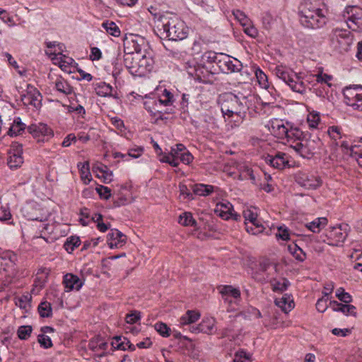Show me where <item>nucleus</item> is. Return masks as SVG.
Segmentation results:
<instances>
[{
    "label": "nucleus",
    "mask_w": 362,
    "mask_h": 362,
    "mask_svg": "<svg viewBox=\"0 0 362 362\" xmlns=\"http://www.w3.org/2000/svg\"><path fill=\"white\" fill-rule=\"evenodd\" d=\"M218 103L225 121H233L235 126L243 122L250 105L248 96H238L232 93L220 95Z\"/></svg>",
    "instance_id": "1"
},
{
    "label": "nucleus",
    "mask_w": 362,
    "mask_h": 362,
    "mask_svg": "<svg viewBox=\"0 0 362 362\" xmlns=\"http://www.w3.org/2000/svg\"><path fill=\"white\" fill-rule=\"evenodd\" d=\"M327 13L322 0H305L299 6L300 23L308 28H322L327 23Z\"/></svg>",
    "instance_id": "2"
},
{
    "label": "nucleus",
    "mask_w": 362,
    "mask_h": 362,
    "mask_svg": "<svg viewBox=\"0 0 362 362\" xmlns=\"http://www.w3.org/2000/svg\"><path fill=\"white\" fill-rule=\"evenodd\" d=\"M156 28L159 33L158 35H160V37L164 36L169 40H182L188 35V29L184 21L177 16L168 12L159 16V23Z\"/></svg>",
    "instance_id": "3"
},
{
    "label": "nucleus",
    "mask_w": 362,
    "mask_h": 362,
    "mask_svg": "<svg viewBox=\"0 0 362 362\" xmlns=\"http://www.w3.org/2000/svg\"><path fill=\"white\" fill-rule=\"evenodd\" d=\"M323 146V143L317 136H312L305 133L301 140L294 146V151L304 158H311L317 153Z\"/></svg>",
    "instance_id": "4"
},
{
    "label": "nucleus",
    "mask_w": 362,
    "mask_h": 362,
    "mask_svg": "<svg viewBox=\"0 0 362 362\" xmlns=\"http://www.w3.org/2000/svg\"><path fill=\"white\" fill-rule=\"evenodd\" d=\"M274 73L275 75L288 85L293 91L301 94L305 93L306 85L301 78L293 71H290L286 66H277L274 69Z\"/></svg>",
    "instance_id": "5"
},
{
    "label": "nucleus",
    "mask_w": 362,
    "mask_h": 362,
    "mask_svg": "<svg viewBox=\"0 0 362 362\" xmlns=\"http://www.w3.org/2000/svg\"><path fill=\"white\" fill-rule=\"evenodd\" d=\"M332 42L339 52H345L349 49L353 42V36L349 30L335 28L332 33Z\"/></svg>",
    "instance_id": "6"
},
{
    "label": "nucleus",
    "mask_w": 362,
    "mask_h": 362,
    "mask_svg": "<svg viewBox=\"0 0 362 362\" xmlns=\"http://www.w3.org/2000/svg\"><path fill=\"white\" fill-rule=\"evenodd\" d=\"M347 26L353 31L362 30V8L356 6L346 7L344 14Z\"/></svg>",
    "instance_id": "7"
},
{
    "label": "nucleus",
    "mask_w": 362,
    "mask_h": 362,
    "mask_svg": "<svg viewBox=\"0 0 362 362\" xmlns=\"http://www.w3.org/2000/svg\"><path fill=\"white\" fill-rule=\"evenodd\" d=\"M123 45L124 54H141L146 46L144 37L132 34L124 37Z\"/></svg>",
    "instance_id": "8"
},
{
    "label": "nucleus",
    "mask_w": 362,
    "mask_h": 362,
    "mask_svg": "<svg viewBox=\"0 0 362 362\" xmlns=\"http://www.w3.org/2000/svg\"><path fill=\"white\" fill-rule=\"evenodd\" d=\"M347 225H339L330 228L326 233L327 244L332 246H339L346 239L348 235Z\"/></svg>",
    "instance_id": "9"
},
{
    "label": "nucleus",
    "mask_w": 362,
    "mask_h": 362,
    "mask_svg": "<svg viewBox=\"0 0 362 362\" xmlns=\"http://www.w3.org/2000/svg\"><path fill=\"white\" fill-rule=\"evenodd\" d=\"M28 132L37 142L47 141L54 135L53 131L46 124H32L28 127Z\"/></svg>",
    "instance_id": "10"
},
{
    "label": "nucleus",
    "mask_w": 362,
    "mask_h": 362,
    "mask_svg": "<svg viewBox=\"0 0 362 362\" xmlns=\"http://www.w3.org/2000/svg\"><path fill=\"white\" fill-rule=\"evenodd\" d=\"M295 180L300 186L307 189H316L322 184L319 177H315L301 171L298 172L295 175Z\"/></svg>",
    "instance_id": "11"
},
{
    "label": "nucleus",
    "mask_w": 362,
    "mask_h": 362,
    "mask_svg": "<svg viewBox=\"0 0 362 362\" xmlns=\"http://www.w3.org/2000/svg\"><path fill=\"white\" fill-rule=\"evenodd\" d=\"M265 162L270 166L278 170L289 168V156L284 152H276L274 154H268L265 156Z\"/></svg>",
    "instance_id": "12"
},
{
    "label": "nucleus",
    "mask_w": 362,
    "mask_h": 362,
    "mask_svg": "<svg viewBox=\"0 0 362 362\" xmlns=\"http://www.w3.org/2000/svg\"><path fill=\"white\" fill-rule=\"evenodd\" d=\"M23 146L18 143H12L8 151V165L11 168L20 167L23 163Z\"/></svg>",
    "instance_id": "13"
},
{
    "label": "nucleus",
    "mask_w": 362,
    "mask_h": 362,
    "mask_svg": "<svg viewBox=\"0 0 362 362\" xmlns=\"http://www.w3.org/2000/svg\"><path fill=\"white\" fill-rule=\"evenodd\" d=\"M214 212L217 216L224 220L233 218L237 221L240 217L239 214L234 212L233 206L228 201H223L218 203L214 209Z\"/></svg>",
    "instance_id": "14"
},
{
    "label": "nucleus",
    "mask_w": 362,
    "mask_h": 362,
    "mask_svg": "<svg viewBox=\"0 0 362 362\" xmlns=\"http://www.w3.org/2000/svg\"><path fill=\"white\" fill-rule=\"evenodd\" d=\"M218 67L223 72H238L243 68V64L237 59H230L226 54H220Z\"/></svg>",
    "instance_id": "15"
},
{
    "label": "nucleus",
    "mask_w": 362,
    "mask_h": 362,
    "mask_svg": "<svg viewBox=\"0 0 362 362\" xmlns=\"http://www.w3.org/2000/svg\"><path fill=\"white\" fill-rule=\"evenodd\" d=\"M305 133L303 132L299 128L294 127L292 124L290 125L288 130L286 133V141L288 145L293 149L294 146L298 144L303 138Z\"/></svg>",
    "instance_id": "16"
},
{
    "label": "nucleus",
    "mask_w": 362,
    "mask_h": 362,
    "mask_svg": "<svg viewBox=\"0 0 362 362\" xmlns=\"http://www.w3.org/2000/svg\"><path fill=\"white\" fill-rule=\"evenodd\" d=\"M290 125L289 122L284 124L281 120H275L272 124L271 132L276 137L284 139Z\"/></svg>",
    "instance_id": "17"
},
{
    "label": "nucleus",
    "mask_w": 362,
    "mask_h": 362,
    "mask_svg": "<svg viewBox=\"0 0 362 362\" xmlns=\"http://www.w3.org/2000/svg\"><path fill=\"white\" fill-rule=\"evenodd\" d=\"M107 241L110 248L119 247L126 242V236L117 229L111 230L107 235Z\"/></svg>",
    "instance_id": "18"
},
{
    "label": "nucleus",
    "mask_w": 362,
    "mask_h": 362,
    "mask_svg": "<svg viewBox=\"0 0 362 362\" xmlns=\"http://www.w3.org/2000/svg\"><path fill=\"white\" fill-rule=\"evenodd\" d=\"M358 88L362 89L361 87L356 86L354 88H346L344 90V102L346 105L353 107L355 110H359V106L357 105V103H354V98L359 97L361 100H362V94H359L357 91Z\"/></svg>",
    "instance_id": "19"
},
{
    "label": "nucleus",
    "mask_w": 362,
    "mask_h": 362,
    "mask_svg": "<svg viewBox=\"0 0 362 362\" xmlns=\"http://www.w3.org/2000/svg\"><path fill=\"white\" fill-rule=\"evenodd\" d=\"M139 59V54H124V64L129 71L132 74L138 75V61Z\"/></svg>",
    "instance_id": "20"
},
{
    "label": "nucleus",
    "mask_w": 362,
    "mask_h": 362,
    "mask_svg": "<svg viewBox=\"0 0 362 362\" xmlns=\"http://www.w3.org/2000/svg\"><path fill=\"white\" fill-rule=\"evenodd\" d=\"M137 66L139 69L137 76H144L153 69V59L150 57H147L145 54H139Z\"/></svg>",
    "instance_id": "21"
},
{
    "label": "nucleus",
    "mask_w": 362,
    "mask_h": 362,
    "mask_svg": "<svg viewBox=\"0 0 362 362\" xmlns=\"http://www.w3.org/2000/svg\"><path fill=\"white\" fill-rule=\"evenodd\" d=\"M63 284L68 291L76 289L78 291L83 286L82 281L76 275L66 274L64 276Z\"/></svg>",
    "instance_id": "22"
},
{
    "label": "nucleus",
    "mask_w": 362,
    "mask_h": 362,
    "mask_svg": "<svg viewBox=\"0 0 362 362\" xmlns=\"http://www.w3.org/2000/svg\"><path fill=\"white\" fill-rule=\"evenodd\" d=\"M26 124L21 121L20 117H15L11 123L7 134L8 136H17L21 135L25 130Z\"/></svg>",
    "instance_id": "23"
},
{
    "label": "nucleus",
    "mask_w": 362,
    "mask_h": 362,
    "mask_svg": "<svg viewBox=\"0 0 362 362\" xmlns=\"http://www.w3.org/2000/svg\"><path fill=\"white\" fill-rule=\"evenodd\" d=\"M329 305L332 308L334 311H340L346 315H351L356 316V308L353 305H346L336 300H330Z\"/></svg>",
    "instance_id": "24"
},
{
    "label": "nucleus",
    "mask_w": 362,
    "mask_h": 362,
    "mask_svg": "<svg viewBox=\"0 0 362 362\" xmlns=\"http://www.w3.org/2000/svg\"><path fill=\"white\" fill-rule=\"evenodd\" d=\"M54 84L55 89L65 95H70L73 93V88L62 76H57Z\"/></svg>",
    "instance_id": "25"
},
{
    "label": "nucleus",
    "mask_w": 362,
    "mask_h": 362,
    "mask_svg": "<svg viewBox=\"0 0 362 362\" xmlns=\"http://www.w3.org/2000/svg\"><path fill=\"white\" fill-rule=\"evenodd\" d=\"M275 303L286 313L291 311L294 307L293 300L291 299L290 296L287 294L284 295L281 298H276Z\"/></svg>",
    "instance_id": "26"
},
{
    "label": "nucleus",
    "mask_w": 362,
    "mask_h": 362,
    "mask_svg": "<svg viewBox=\"0 0 362 362\" xmlns=\"http://www.w3.org/2000/svg\"><path fill=\"white\" fill-rule=\"evenodd\" d=\"M200 317L199 313L194 310H188L180 317V322L182 325H189L197 322Z\"/></svg>",
    "instance_id": "27"
},
{
    "label": "nucleus",
    "mask_w": 362,
    "mask_h": 362,
    "mask_svg": "<svg viewBox=\"0 0 362 362\" xmlns=\"http://www.w3.org/2000/svg\"><path fill=\"white\" fill-rule=\"evenodd\" d=\"M80 171L81 179L85 185H88L92 180L90 173L88 162L80 163L78 164Z\"/></svg>",
    "instance_id": "28"
},
{
    "label": "nucleus",
    "mask_w": 362,
    "mask_h": 362,
    "mask_svg": "<svg viewBox=\"0 0 362 362\" xmlns=\"http://www.w3.org/2000/svg\"><path fill=\"white\" fill-rule=\"evenodd\" d=\"M270 283L272 290L275 292H283L286 291L290 285L288 280L285 278L281 279H274L271 280Z\"/></svg>",
    "instance_id": "29"
},
{
    "label": "nucleus",
    "mask_w": 362,
    "mask_h": 362,
    "mask_svg": "<svg viewBox=\"0 0 362 362\" xmlns=\"http://www.w3.org/2000/svg\"><path fill=\"white\" fill-rule=\"evenodd\" d=\"M327 224V219L325 217L317 218L306 224V227L313 233H319L322 227Z\"/></svg>",
    "instance_id": "30"
},
{
    "label": "nucleus",
    "mask_w": 362,
    "mask_h": 362,
    "mask_svg": "<svg viewBox=\"0 0 362 362\" xmlns=\"http://www.w3.org/2000/svg\"><path fill=\"white\" fill-rule=\"evenodd\" d=\"M288 250L299 262H303L306 258V254L304 251L295 243L289 245Z\"/></svg>",
    "instance_id": "31"
},
{
    "label": "nucleus",
    "mask_w": 362,
    "mask_h": 362,
    "mask_svg": "<svg viewBox=\"0 0 362 362\" xmlns=\"http://www.w3.org/2000/svg\"><path fill=\"white\" fill-rule=\"evenodd\" d=\"M220 293L225 300H228L227 297L225 298L226 296H230L235 299L240 297V290L233 288L232 286H223L220 290Z\"/></svg>",
    "instance_id": "32"
},
{
    "label": "nucleus",
    "mask_w": 362,
    "mask_h": 362,
    "mask_svg": "<svg viewBox=\"0 0 362 362\" xmlns=\"http://www.w3.org/2000/svg\"><path fill=\"white\" fill-rule=\"evenodd\" d=\"M214 191L212 185L196 184L193 187V192L199 196H207Z\"/></svg>",
    "instance_id": "33"
},
{
    "label": "nucleus",
    "mask_w": 362,
    "mask_h": 362,
    "mask_svg": "<svg viewBox=\"0 0 362 362\" xmlns=\"http://www.w3.org/2000/svg\"><path fill=\"white\" fill-rule=\"evenodd\" d=\"M95 92L98 95L101 97L111 96L112 87L105 82H101L97 84Z\"/></svg>",
    "instance_id": "34"
},
{
    "label": "nucleus",
    "mask_w": 362,
    "mask_h": 362,
    "mask_svg": "<svg viewBox=\"0 0 362 362\" xmlns=\"http://www.w3.org/2000/svg\"><path fill=\"white\" fill-rule=\"evenodd\" d=\"M81 244V240L78 236H71L66 239L64 244V248L69 253H71L74 249L78 247Z\"/></svg>",
    "instance_id": "35"
},
{
    "label": "nucleus",
    "mask_w": 362,
    "mask_h": 362,
    "mask_svg": "<svg viewBox=\"0 0 362 362\" xmlns=\"http://www.w3.org/2000/svg\"><path fill=\"white\" fill-rule=\"evenodd\" d=\"M179 223L184 226H196L197 221L189 212H185L179 216Z\"/></svg>",
    "instance_id": "36"
},
{
    "label": "nucleus",
    "mask_w": 362,
    "mask_h": 362,
    "mask_svg": "<svg viewBox=\"0 0 362 362\" xmlns=\"http://www.w3.org/2000/svg\"><path fill=\"white\" fill-rule=\"evenodd\" d=\"M102 27L106 30V32L108 34L114 37H118L120 35V30L119 27L113 21L103 22L102 24Z\"/></svg>",
    "instance_id": "37"
},
{
    "label": "nucleus",
    "mask_w": 362,
    "mask_h": 362,
    "mask_svg": "<svg viewBox=\"0 0 362 362\" xmlns=\"http://www.w3.org/2000/svg\"><path fill=\"white\" fill-rule=\"evenodd\" d=\"M37 310L42 317H49L52 315L51 304L47 301L42 302L38 305Z\"/></svg>",
    "instance_id": "38"
},
{
    "label": "nucleus",
    "mask_w": 362,
    "mask_h": 362,
    "mask_svg": "<svg viewBox=\"0 0 362 362\" xmlns=\"http://www.w3.org/2000/svg\"><path fill=\"white\" fill-rule=\"evenodd\" d=\"M159 105H163L165 106L171 105L174 102V97L171 92L165 89L163 92L161 97L157 99Z\"/></svg>",
    "instance_id": "39"
},
{
    "label": "nucleus",
    "mask_w": 362,
    "mask_h": 362,
    "mask_svg": "<svg viewBox=\"0 0 362 362\" xmlns=\"http://www.w3.org/2000/svg\"><path fill=\"white\" fill-rule=\"evenodd\" d=\"M144 108L151 115L156 116L160 111L158 110L159 105L157 99H153L144 103Z\"/></svg>",
    "instance_id": "40"
},
{
    "label": "nucleus",
    "mask_w": 362,
    "mask_h": 362,
    "mask_svg": "<svg viewBox=\"0 0 362 362\" xmlns=\"http://www.w3.org/2000/svg\"><path fill=\"white\" fill-rule=\"evenodd\" d=\"M33 332V328L30 325H22L18 328L17 334L20 339H28Z\"/></svg>",
    "instance_id": "41"
},
{
    "label": "nucleus",
    "mask_w": 362,
    "mask_h": 362,
    "mask_svg": "<svg viewBox=\"0 0 362 362\" xmlns=\"http://www.w3.org/2000/svg\"><path fill=\"white\" fill-rule=\"evenodd\" d=\"M336 297L344 303H349L352 301V296L345 291L342 287L339 288L336 291Z\"/></svg>",
    "instance_id": "42"
},
{
    "label": "nucleus",
    "mask_w": 362,
    "mask_h": 362,
    "mask_svg": "<svg viewBox=\"0 0 362 362\" xmlns=\"http://www.w3.org/2000/svg\"><path fill=\"white\" fill-rule=\"evenodd\" d=\"M255 75L259 86L265 89L269 88L267 76L259 69L255 71Z\"/></svg>",
    "instance_id": "43"
},
{
    "label": "nucleus",
    "mask_w": 362,
    "mask_h": 362,
    "mask_svg": "<svg viewBox=\"0 0 362 362\" xmlns=\"http://www.w3.org/2000/svg\"><path fill=\"white\" fill-rule=\"evenodd\" d=\"M324 296L317 300L316 303V309L320 313H324L328 308V293L323 292Z\"/></svg>",
    "instance_id": "44"
},
{
    "label": "nucleus",
    "mask_w": 362,
    "mask_h": 362,
    "mask_svg": "<svg viewBox=\"0 0 362 362\" xmlns=\"http://www.w3.org/2000/svg\"><path fill=\"white\" fill-rule=\"evenodd\" d=\"M320 121V117L317 112H310L307 117V122L310 128H317Z\"/></svg>",
    "instance_id": "45"
},
{
    "label": "nucleus",
    "mask_w": 362,
    "mask_h": 362,
    "mask_svg": "<svg viewBox=\"0 0 362 362\" xmlns=\"http://www.w3.org/2000/svg\"><path fill=\"white\" fill-rule=\"evenodd\" d=\"M154 328L163 337H168L170 334V329L165 323L158 322L155 324Z\"/></svg>",
    "instance_id": "46"
},
{
    "label": "nucleus",
    "mask_w": 362,
    "mask_h": 362,
    "mask_svg": "<svg viewBox=\"0 0 362 362\" xmlns=\"http://www.w3.org/2000/svg\"><path fill=\"white\" fill-rule=\"evenodd\" d=\"M202 59L209 63H216L218 66V59H221L220 54H217L214 52H206L203 56Z\"/></svg>",
    "instance_id": "47"
},
{
    "label": "nucleus",
    "mask_w": 362,
    "mask_h": 362,
    "mask_svg": "<svg viewBox=\"0 0 362 362\" xmlns=\"http://www.w3.org/2000/svg\"><path fill=\"white\" fill-rule=\"evenodd\" d=\"M233 362H251L250 355L244 351H238L235 354Z\"/></svg>",
    "instance_id": "48"
},
{
    "label": "nucleus",
    "mask_w": 362,
    "mask_h": 362,
    "mask_svg": "<svg viewBox=\"0 0 362 362\" xmlns=\"http://www.w3.org/2000/svg\"><path fill=\"white\" fill-rule=\"evenodd\" d=\"M185 69L187 70L189 75L192 76H199L198 71L199 68H197L196 63L194 61H189L185 63Z\"/></svg>",
    "instance_id": "49"
},
{
    "label": "nucleus",
    "mask_w": 362,
    "mask_h": 362,
    "mask_svg": "<svg viewBox=\"0 0 362 362\" xmlns=\"http://www.w3.org/2000/svg\"><path fill=\"white\" fill-rule=\"evenodd\" d=\"M37 341L40 346L45 349H48L52 346L50 337L44 334L38 335Z\"/></svg>",
    "instance_id": "50"
},
{
    "label": "nucleus",
    "mask_w": 362,
    "mask_h": 362,
    "mask_svg": "<svg viewBox=\"0 0 362 362\" xmlns=\"http://www.w3.org/2000/svg\"><path fill=\"white\" fill-rule=\"evenodd\" d=\"M41 95L39 92H37V95H28L26 97V100L28 101V103L35 107L36 108H38L41 106Z\"/></svg>",
    "instance_id": "51"
},
{
    "label": "nucleus",
    "mask_w": 362,
    "mask_h": 362,
    "mask_svg": "<svg viewBox=\"0 0 362 362\" xmlns=\"http://www.w3.org/2000/svg\"><path fill=\"white\" fill-rule=\"evenodd\" d=\"M327 133L332 139L337 141L341 138V129L337 126L329 127Z\"/></svg>",
    "instance_id": "52"
},
{
    "label": "nucleus",
    "mask_w": 362,
    "mask_h": 362,
    "mask_svg": "<svg viewBox=\"0 0 362 362\" xmlns=\"http://www.w3.org/2000/svg\"><path fill=\"white\" fill-rule=\"evenodd\" d=\"M244 33L248 36L255 38L258 35L257 29L250 23H247L246 26H243Z\"/></svg>",
    "instance_id": "53"
},
{
    "label": "nucleus",
    "mask_w": 362,
    "mask_h": 362,
    "mask_svg": "<svg viewBox=\"0 0 362 362\" xmlns=\"http://www.w3.org/2000/svg\"><path fill=\"white\" fill-rule=\"evenodd\" d=\"M214 325H209L207 327V329H205L204 325L200 324L197 326L195 325H189V330L193 333H199V332H211L213 329Z\"/></svg>",
    "instance_id": "54"
},
{
    "label": "nucleus",
    "mask_w": 362,
    "mask_h": 362,
    "mask_svg": "<svg viewBox=\"0 0 362 362\" xmlns=\"http://www.w3.org/2000/svg\"><path fill=\"white\" fill-rule=\"evenodd\" d=\"M96 191L101 198L108 199L111 196V190L105 186L100 185L96 188Z\"/></svg>",
    "instance_id": "55"
},
{
    "label": "nucleus",
    "mask_w": 362,
    "mask_h": 362,
    "mask_svg": "<svg viewBox=\"0 0 362 362\" xmlns=\"http://www.w3.org/2000/svg\"><path fill=\"white\" fill-rule=\"evenodd\" d=\"M233 14L236 19L240 21V24L243 26H246L250 23L249 19L247 18L245 14L240 10H237L233 12Z\"/></svg>",
    "instance_id": "56"
},
{
    "label": "nucleus",
    "mask_w": 362,
    "mask_h": 362,
    "mask_svg": "<svg viewBox=\"0 0 362 362\" xmlns=\"http://www.w3.org/2000/svg\"><path fill=\"white\" fill-rule=\"evenodd\" d=\"M277 239H281L283 240H289V232L287 228L280 226L278 227V233H276Z\"/></svg>",
    "instance_id": "57"
},
{
    "label": "nucleus",
    "mask_w": 362,
    "mask_h": 362,
    "mask_svg": "<svg viewBox=\"0 0 362 362\" xmlns=\"http://www.w3.org/2000/svg\"><path fill=\"white\" fill-rule=\"evenodd\" d=\"M16 305L21 309L26 310L30 307V299L27 296H23L17 300Z\"/></svg>",
    "instance_id": "58"
},
{
    "label": "nucleus",
    "mask_w": 362,
    "mask_h": 362,
    "mask_svg": "<svg viewBox=\"0 0 362 362\" xmlns=\"http://www.w3.org/2000/svg\"><path fill=\"white\" fill-rule=\"evenodd\" d=\"M243 216L245 218V222H248L249 223H253L254 221H257V214L251 210L247 209L244 211Z\"/></svg>",
    "instance_id": "59"
},
{
    "label": "nucleus",
    "mask_w": 362,
    "mask_h": 362,
    "mask_svg": "<svg viewBox=\"0 0 362 362\" xmlns=\"http://www.w3.org/2000/svg\"><path fill=\"white\" fill-rule=\"evenodd\" d=\"M0 18L6 23L9 24L10 25H14L13 19L9 14L7 13L6 10H4L0 8Z\"/></svg>",
    "instance_id": "60"
},
{
    "label": "nucleus",
    "mask_w": 362,
    "mask_h": 362,
    "mask_svg": "<svg viewBox=\"0 0 362 362\" xmlns=\"http://www.w3.org/2000/svg\"><path fill=\"white\" fill-rule=\"evenodd\" d=\"M143 152H144V148L141 146H138L134 148H130L128 151L127 155L129 157H132L133 158H137L142 155Z\"/></svg>",
    "instance_id": "61"
},
{
    "label": "nucleus",
    "mask_w": 362,
    "mask_h": 362,
    "mask_svg": "<svg viewBox=\"0 0 362 362\" xmlns=\"http://www.w3.org/2000/svg\"><path fill=\"white\" fill-rule=\"evenodd\" d=\"M140 319V315L139 312L134 311L126 316V322L128 324H134Z\"/></svg>",
    "instance_id": "62"
},
{
    "label": "nucleus",
    "mask_w": 362,
    "mask_h": 362,
    "mask_svg": "<svg viewBox=\"0 0 362 362\" xmlns=\"http://www.w3.org/2000/svg\"><path fill=\"white\" fill-rule=\"evenodd\" d=\"M332 79V76L327 74H319L316 75V81L318 83H325L329 87L331 86V83H329V81H330Z\"/></svg>",
    "instance_id": "63"
},
{
    "label": "nucleus",
    "mask_w": 362,
    "mask_h": 362,
    "mask_svg": "<svg viewBox=\"0 0 362 362\" xmlns=\"http://www.w3.org/2000/svg\"><path fill=\"white\" fill-rule=\"evenodd\" d=\"M245 228L248 233H250L252 235H257L262 232V228L260 226H257V228H255L254 226L251 225L248 222H245Z\"/></svg>",
    "instance_id": "64"
}]
</instances>
